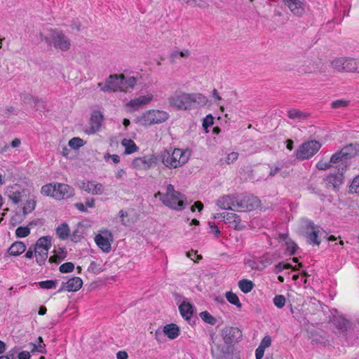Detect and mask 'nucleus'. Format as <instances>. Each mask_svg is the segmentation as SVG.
I'll return each instance as SVG.
<instances>
[{
    "instance_id": "obj_1",
    "label": "nucleus",
    "mask_w": 359,
    "mask_h": 359,
    "mask_svg": "<svg viewBox=\"0 0 359 359\" xmlns=\"http://www.w3.org/2000/svg\"><path fill=\"white\" fill-rule=\"evenodd\" d=\"M154 197H158L165 206L178 211L184 210L187 204V197L176 191L174 186L170 184L166 186L165 193L158 191Z\"/></svg>"
},
{
    "instance_id": "obj_2",
    "label": "nucleus",
    "mask_w": 359,
    "mask_h": 359,
    "mask_svg": "<svg viewBox=\"0 0 359 359\" xmlns=\"http://www.w3.org/2000/svg\"><path fill=\"white\" fill-rule=\"evenodd\" d=\"M190 153L187 150L175 148L172 151L165 150L161 152L160 158L162 163L168 169L182 167L189 159Z\"/></svg>"
},
{
    "instance_id": "obj_3",
    "label": "nucleus",
    "mask_w": 359,
    "mask_h": 359,
    "mask_svg": "<svg viewBox=\"0 0 359 359\" xmlns=\"http://www.w3.org/2000/svg\"><path fill=\"white\" fill-rule=\"evenodd\" d=\"M39 36L41 41H45L46 43L56 49L67 51L70 48V39L61 31L55 29L50 32L48 36H44L42 33H39Z\"/></svg>"
},
{
    "instance_id": "obj_4",
    "label": "nucleus",
    "mask_w": 359,
    "mask_h": 359,
    "mask_svg": "<svg viewBox=\"0 0 359 359\" xmlns=\"http://www.w3.org/2000/svg\"><path fill=\"white\" fill-rule=\"evenodd\" d=\"M168 118L169 114L165 111L151 109L138 117L137 121L143 126H151L165 122Z\"/></svg>"
},
{
    "instance_id": "obj_5",
    "label": "nucleus",
    "mask_w": 359,
    "mask_h": 359,
    "mask_svg": "<svg viewBox=\"0 0 359 359\" xmlns=\"http://www.w3.org/2000/svg\"><path fill=\"white\" fill-rule=\"evenodd\" d=\"M51 246V238L49 236H43L39 238L34 246L36 261L39 265L41 266L45 264L47 258L48 250Z\"/></svg>"
},
{
    "instance_id": "obj_6",
    "label": "nucleus",
    "mask_w": 359,
    "mask_h": 359,
    "mask_svg": "<svg viewBox=\"0 0 359 359\" xmlns=\"http://www.w3.org/2000/svg\"><path fill=\"white\" fill-rule=\"evenodd\" d=\"M320 147V143L316 140L305 142L296 151V157L299 160L309 159L314 156Z\"/></svg>"
},
{
    "instance_id": "obj_7",
    "label": "nucleus",
    "mask_w": 359,
    "mask_h": 359,
    "mask_svg": "<svg viewBox=\"0 0 359 359\" xmlns=\"http://www.w3.org/2000/svg\"><path fill=\"white\" fill-rule=\"evenodd\" d=\"M170 107L178 110H187L191 109L189 93L175 91L168 98Z\"/></svg>"
},
{
    "instance_id": "obj_8",
    "label": "nucleus",
    "mask_w": 359,
    "mask_h": 359,
    "mask_svg": "<svg viewBox=\"0 0 359 359\" xmlns=\"http://www.w3.org/2000/svg\"><path fill=\"white\" fill-rule=\"evenodd\" d=\"M259 199L253 195L241 194L238 195V203H236L238 211H252L260 206Z\"/></svg>"
},
{
    "instance_id": "obj_9",
    "label": "nucleus",
    "mask_w": 359,
    "mask_h": 359,
    "mask_svg": "<svg viewBox=\"0 0 359 359\" xmlns=\"http://www.w3.org/2000/svg\"><path fill=\"white\" fill-rule=\"evenodd\" d=\"M310 232L306 233L307 241L309 244L313 245H319L320 244V237H326L327 234L323 229L316 226L313 222H309L306 226Z\"/></svg>"
},
{
    "instance_id": "obj_10",
    "label": "nucleus",
    "mask_w": 359,
    "mask_h": 359,
    "mask_svg": "<svg viewBox=\"0 0 359 359\" xmlns=\"http://www.w3.org/2000/svg\"><path fill=\"white\" fill-rule=\"evenodd\" d=\"M122 79L121 75H110L105 83H99L98 87L103 92H115L118 90H121Z\"/></svg>"
},
{
    "instance_id": "obj_11",
    "label": "nucleus",
    "mask_w": 359,
    "mask_h": 359,
    "mask_svg": "<svg viewBox=\"0 0 359 359\" xmlns=\"http://www.w3.org/2000/svg\"><path fill=\"white\" fill-rule=\"evenodd\" d=\"M6 194L14 203L18 204L24 198L27 197L28 191L21 188L18 184H14L7 187Z\"/></svg>"
},
{
    "instance_id": "obj_12",
    "label": "nucleus",
    "mask_w": 359,
    "mask_h": 359,
    "mask_svg": "<svg viewBox=\"0 0 359 359\" xmlns=\"http://www.w3.org/2000/svg\"><path fill=\"white\" fill-rule=\"evenodd\" d=\"M222 337L226 344L238 341L242 337V332L235 327H226L222 330Z\"/></svg>"
},
{
    "instance_id": "obj_13",
    "label": "nucleus",
    "mask_w": 359,
    "mask_h": 359,
    "mask_svg": "<svg viewBox=\"0 0 359 359\" xmlns=\"http://www.w3.org/2000/svg\"><path fill=\"white\" fill-rule=\"evenodd\" d=\"M236 203H238V196L233 195L224 196L217 201V205L222 209L238 211Z\"/></svg>"
},
{
    "instance_id": "obj_14",
    "label": "nucleus",
    "mask_w": 359,
    "mask_h": 359,
    "mask_svg": "<svg viewBox=\"0 0 359 359\" xmlns=\"http://www.w3.org/2000/svg\"><path fill=\"white\" fill-rule=\"evenodd\" d=\"M55 187L53 198L57 200L69 198L74 195V189L68 184L55 183Z\"/></svg>"
},
{
    "instance_id": "obj_15",
    "label": "nucleus",
    "mask_w": 359,
    "mask_h": 359,
    "mask_svg": "<svg viewBox=\"0 0 359 359\" xmlns=\"http://www.w3.org/2000/svg\"><path fill=\"white\" fill-rule=\"evenodd\" d=\"M78 184L80 189L93 195H100L104 192L102 184L95 181H81Z\"/></svg>"
},
{
    "instance_id": "obj_16",
    "label": "nucleus",
    "mask_w": 359,
    "mask_h": 359,
    "mask_svg": "<svg viewBox=\"0 0 359 359\" xmlns=\"http://www.w3.org/2000/svg\"><path fill=\"white\" fill-rule=\"evenodd\" d=\"M290 11L296 16L301 17L305 13L304 0H282Z\"/></svg>"
},
{
    "instance_id": "obj_17",
    "label": "nucleus",
    "mask_w": 359,
    "mask_h": 359,
    "mask_svg": "<svg viewBox=\"0 0 359 359\" xmlns=\"http://www.w3.org/2000/svg\"><path fill=\"white\" fill-rule=\"evenodd\" d=\"M297 70L302 74H311L317 71L319 64L310 58H304L297 65Z\"/></svg>"
},
{
    "instance_id": "obj_18",
    "label": "nucleus",
    "mask_w": 359,
    "mask_h": 359,
    "mask_svg": "<svg viewBox=\"0 0 359 359\" xmlns=\"http://www.w3.org/2000/svg\"><path fill=\"white\" fill-rule=\"evenodd\" d=\"M330 159L333 166L335 167L338 171L341 170V172H344L346 169L349 160L346 156L342 155L341 151L334 154Z\"/></svg>"
},
{
    "instance_id": "obj_19",
    "label": "nucleus",
    "mask_w": 359,
    "mask_h": 359,
    "mask_svg": "<svg viewBox=\"0 0 359 359\" xmlns=\"http://www.w3.org/2000/svg\"><path fill=\"white\" fill-rule=\"evenodd\" d=\"M106 236L102 234H97L95 237V241L98 247L104 252H109L111 250V243L109 238H112V235L110 232L106 231L104 233Z\"/></svg>"
},
{
    "instance_id": "obj_20",
    "label": "nucleus",
    "mask_w": 359,
    "mask_h": 359,
    "mask_svg": "<svg viewBox=\"0 0 359 359\" xmlns=\"http://www.w3.org/2000/svg\"><path fill=\"white\" fill-rule=\"evenodd\" d=\"M153 99V95L151 94H148L147 95H140L137 98L131 100L128 104V107H130L133 110H137L141 108L144 105L149 103Z\"/></svg>"
},
{
    "instance_id": "obj_21",
    "label": "nucleus",
    "mask_w": 359,
    "mask_h": 359,
    "mask_svg": "<svg viewBox=\"0 0 359 359\" xmlns=\"http://www.w3.org/2000/svg\"><path fill=\"white\" fill-rule=\"evenodd\" d=\"M341 170L338 171L337 174L330 173L326 177V182L327 184L332 186L334 189H337L339 187L340 185L343 184L344 182V176Z\"/></svg>"
},
{
    "instance_id": "obj_22",
    "label": "nucleus",
    "mask_w": 359,
    "mask_h": 359,
    "mask_svg": "<svg viewBox=\"0 0 359 359\" xmlns=\"http://www.w3.org/2000/svg\"><path fill=\"white\" fill-rule=\"evenodd\" d=\"M103 121V116L100 111H95L90 119V133H95L101 127Z\"/></svg>"
},
{
    "instance_id": "obj_23",
    "label": "nucleus",
    "mask_w": 359,
    "mask_h": 359,
    "mask_svg": "<svg viewBox=\"0 0 359 359\" xmlns=\"http://www.w3.org/2000/svg\"><path fill=\"white\" fill-rule=\"evenodd\" d=\"M163 333L168 338L174 339L180 335V329L177 325L171 323L163 327Z\"/></svg>"
},
{
    "instance_id": "obj_24",
    "label": "nucleus",
    "mask_w": 359,
    "mask_h": 359,
    "mask_svg": "<svg viewBox=\"0 0 359 359\" xmlns=\"http://www.w3.org/2000/svg\"><path fill=\"white\" fill-rule=\"evenodd\" d=\"M68 292H76L82 287L83 280L79 277H73L65 282Z\"/></svg>"
},
{
    "instance_id": "obj_25",
    "label": "nucleus",
    "mask_w": 359,
    "mask_h": 359,
    "mask_svg": "<svg viewBox=\"0 0 359 359\" xmlns=\"http://www.w3.org/2000/svg\"><path fill=\"white\" fill-rule=\"evenodd\" d=\"M334 324L338 329L343 331H348L351 328V323L341 316L334 317Z\"/></svg>"
},
{
    "instance_id": "obj_26",
    "label": "nucleus",
    "mask_w": 359,
    "mask_h": 359,
    "mask_svg": "<svg viewBox=\"0 0 359 359\" xmlns=\"http://www.w3.org/2000/svg\"><path fill=\"white\" fill-rule=\"evenodd\" d=\"M28 196L22 207L23 214L25 215L32 212L36 207V201L35 196L27 194Z\"/></svg>"
},
{
    "instance_id": "obj_27",
    "label": "nucleus",
    "mask_w": 359,
    "mask_h": 359,
    "mask_svg": "<svg viewBox=\"0 0 359 359\" xmlns=\"http://www.w3.org/2000/svg\"><path fill=\"white\" fill-rule=\"evenodd\" d=\"M153 160L146 156L135 158L133 161V165L140 169H148L151 167Z\"/></svg>"
},
{
    "instance_id": "obj_28",
    "label": "nucleus",
    "mask_w": 359,
    "mask_h": 359,
    "mask_svg": "<svg viewBox=\"0 0 359 359\" xmlns=\"http://www.w3.org/2000/svg\"><path fill=\"white\" fill-rule=\"evenodd\" d=\"M26 250V245L21 241L15 242L11 245L8 249V252L11 255L18 256Z\"/></svg>"
},
{
    "instance_id": "obj_29",
    "label": "nucleus",
    "mask_w": 359,
    "mask_h": 359,
    "mask_svg": "<svg viewBox=\"0 0 359 359\" xmlns=\"http://www.w3.org/2000/svg\"><path fill=\"white\" fill-rule=\"evenodd\" d=\"M182 316L186 320H189L193 314V306L189 303L182 302L179 306Z\"/></svg>"
},
{
    "instance_id": "obj_30",
    "label": "nucleus",
    "mask_w": 359,
    "mask_h": 359,
    "mask_svg": "<svg viewBox=\"0 0 359 359\" xmlns=\"http://www.w3.org/2000/svg\"><path fill=\"white\" fill-rule=\"evenodd\" d=\"M189 100L191 107L194 103H197L199 105L204 106L208 102V99L201 93H189Z\"/></svg>"
},
{
    "instance_id": "obj_31",
    "label": "nucleus",
    "mask_w": 359,
    "mask_h": 359,
    "mask_svg": "<svg viewBox=\"0 0 359 359\" xmlns=\"http://www.w3.org/2000/svg\"><path fill=\"white\" fill-rule=\"evenodd\" d=\"M122 79L121 90L124 91L128 88H133L136 84V79L134 76L125 77L121 75Z\"/></svg>"
},
{
    "instance_id": "obj_32",
    "label": "nucleus",
    "mask_w": 359,
    "mask_h": 359,
    "mask_svg": "<svg viewBox=\"0 0 359 359\" xmlns=\"http://www.w3.org/2000/svg\"><path fill=\"white\" fill-rule=\"evenodd\" d=\"M121 144L125 147V153L127 154H133L138 149L134 141L132 140L123 139Z\"/></svg>"
},
{
    "instance_id": "obj_33",
    "label": "nucleus",
    "mask_w": 359,
    "mask_h": 359,
    "mask_svg": "<svg viewBox=\"0 0 359 359\" xmlns=\"http://www.w3.org/2000/svg\"><path fill=\"white\" fill-rule=\"evenodd\" d=\"M56 233L60 239H66L70 233L69 226L66 223L58 226L56 229Z\"/></svg>"
},
{
    "instance_id": "obj_34",
    "label": "nucleus",
    "mask_w": 359,
    "mask_h": 359,
    "mask_svg": "<svg viewBox=\"0 0 359 359\" xmlns=\"http://www.w3.org/2000/svg\"><path fill=\"white\" fill-rule=\"evenodd\" d=\"M346 57L335 58L331 62L333 69L339 72H345Z\"/></svg>"
},
{
    "instance_id": "obj_35",
    "label": "nucleus",
    "mask_w": 359,
    "mask_h": 359,
    "mask_svg": "<svg viewBox=\"0 0 359 359\" xmlns=\"http://www.w3.org/2000/svg\"><path fill=\"white\" fill-rule=\"evenodd\" d=\"M287 116L291 119H305L308 114L297 109H292L287 111Z\"/></svg>"
},
{
    "instance_id": "obj_36",
    "label": "nucleus",
    "mask_w": 359,
    "mask_h": 359,
    "mask_svg": "<svg viewBox=\"0 0 359 359\" xmlns=\"http://www.w3.org/2000/svg\"><path fill=\"white\" fill-rule=\"evenodd\" d=\"M340 151H341L342 155L346 156L348 159H351V158L354 157L358 152L356 147L352 144L344 147Z\"/></svg>"
},
{
    "instance_id": "obj_37",
    "label": "nucleus",
    "mask_w": 359,
    "mask_h": 359,
    "mask_svg": "<svg viewBox=\"0 0 359 359\" xmlns=\"http://www.w3.org/2000/svg\"><path fill=\"white\" fill-rule=\"evenodd\" d=\"M238 287L244 293L250 292L254 287V283L248 279H243L238 282Z\"/></svg>"
},
{
    "instance_id": "obj_38",
    "label": "nucleus",
    "mask_w": 359,
    "mask_h": 359,
    "mask_svg": "<svg viewBox=\"0 0 359 359\" xmlns=\"http://www.w3.org/2000/svg\"><path fill=\"white\" fill-rule=\"evenodd\" d=\"M182 5L191 6L193 7L206 8L208 4L203 0H179Z\"/></svg>"
},
{
    "instance_id": "obj_39",
    "label": "nucleus",
    "mask_w": 359,
    "mask_h": 359,
    "mask_svg": "<svg viewBox=\"0 0 359 359\" xmlns=\"http://www.w3.org/2000/svg\"><path fill=\"white\" fill-rule=\"evenodd\" d=\"M345 72H356L358 60L351 57H346Z\"/></svg>"
},
{
    "instance_id": "obj_40",
    "label": "nucleus",
    "mask_w": 359,
    "mask_h": 359,
    "mask_svg": "<svg viewBox=\"0 0 359 359\" xmlns=\"http://www.w3.org/2000/svg\"><path fill=\"white\" fill-rule=\"evenodd\" d=\"M22 99L24 102L31 104L34 107L36 108V110L39 109L37 107V105L40 104L41 101L37 97H35L29 94H24L22 96Z\"/></svg>"
},
{
    "instance_id": "obj_41",
    "label": "nucleus",
    "mask_w": 359,
    "mask_h": 359,
    "mask_svg": "<svg viewBox=\"0 0 359 359\" xmlns=\"http://www.w3.org/2000/svg\"><path fill=\"white\" fill-rule=\"evenodd\" d=\"M245 264L252 269L259 271L263 270L266 267V265L263 264V260L248 259Z\"/></svg>"
},
{
    "instance_id": "obj_42",
    "label": "nucleus",
    "mask_w": 359,
    "mask_h": 359,
    "mask_svg": "<svg viewBox=\"0 0 359 359\" xmlns=\"http://www.w3.org/2000/svg\"><path fill=\"white\" fill-rule=\"evenodd\" d=\"M55 191V183H50L46 185H43L41 187V194L47 196H52L53 198L54 193Z\"/></svg>"
},
{
    "instance_id": "obj_43",
    "label": "nucleus",
    "mask_w": 359,
    "mask_h": 359,
    "mask_svg": "<svg viewBox=\"0 0 359 359\" xmlns=\"http://www.w3.org/2000/svg\"><path fill=\"white\" fill-rule=\"evenodd\" d=\"M226 298L228 300V302H230L231 304L238 307L241 306V304L240 303L238 296L236 294L233 293L232 292H227L226 293Z\"/></svg>"
},
{
    "instance_id": "obj_44",
    "label": "nucleus",
    "mask_w": 359,
    "mask_h": 359,
    "mask_svg": "<svg viewBox=\"0 0 359 359\" xmlns=\"http://www.w3.org/2000/svg\"><path fill=\"white\" fill-rule=\"evenodd\" d=\"M236 219V214L233 212H223L222 219L233 228V222Z\"/></svg>"
},
{
    "instance_id": "obj_45",
    "label": "nucleus",
    "mask_w": 359,
    "mask_h": 359,
    "mask_svg": "<svg viewBox=\"0 0 359 359\" xmlns=\"http://www.w3.org/2000/svg\"><path fill=\"white\" fill-rule=\"evenodd\" d=\"M39 285L41 288L43 289H52L55 288L57 284V280H48L41 281L39 283Z\"/></svg>"
},
{
    "instance_id": "obj_46",
    "label": "nucleus",
    "mask_w": 359,
    "mask_h": 359,
    "mask_svg": "<svg viewBox=\"0 0 359 359\" xmlns=\"http://www.w3.org/2000/svg\"><path fill=\"white\" fill-rule=\"evenodd\" d=\"M200 317L204 322L210 325H215L216 323V319L212 316H211L208 311L201 312L200 313Z\"/></svg>"
},
{
    "instance_id": "obj_47",
    "label": "nucleus",
    "mask_w": 359,
    "mask_h": 359,
    "mask_svg": "<svg viewBox=\"0 0 359 359\" xmlns=\"http://www.w3.org/2000/svg\"><path fill=\"white\" fill-rule=\"evenodd\" d=\"M30 233V229L28 226H19L15 231V235L18 238H25Z\"/></svg>"
},
{
    "instance_id": "obj_48",
    "label": "nucleus",
    "mask_w": 359,
    "mask_h": 359,
    "mask_svg": "<svg viewBox=\"0 0 359 359\" xmlns=\"http://www.w3.org/2000/svg\"><path fill=\"white\" fill-rule=\"evenodd\" d=\"M83 140L80 137H73L69 141V146L72 149H79L83 145Z\"/></svg>"
},
{
    "instance_id": "obj_49",
    "label": "nucleus",
    "mask_w": 359,
    "mask_h": 359,
    "mask_svg": "<svg viewBox=\"0 0 359 359\" xmlns=\"http://www.w3.org/2000/svg\"><path fill=\"white\" fill-rule=\"evenodd\" d=\"M273 302L276 307L281 309L285 304V297L281 294L276 295L273 299Z\"/></svg>"
},
{
    "instance_id": "obj_50",
    "label": "nucleus",
    "mask_w": 359,
    "mask_h": 359,
    "mask_svg": "<svg viewBox=\"0 0 359 359\" xmlns=\"http://www.w3.org/2000/svg\"><path fill=\"white\" fill-rule=\"evenodd\" d=\"M349 104L348 100H337L335 101H333L331 104V106L333 109H339V108H343L346 107Z\"/></svg>"
},
{
    "instance_id": "obj_51",
    "label": "nucleus",
    "mask_w": 359,
    "mask_h": 359,
    "mask_svg": "<svg viewBox=\"0 0 359 359\" xmlns=\"http://www.w3.org/2000/svg\"><path fill=\"white\" fill-rule=\"evenodd\" d=\"M74 269V264L72 262H66L60 265L59 269L61 273H69Z\"/></svg>"
},
{
    "instance_id": "obj_52",
    "label": "nucleus",
    "mask_w": 359,
    "mask_h": 359,
    "mask_svg": "<svg viewBox=\"0 0 359 359\" xmlns=\"http://www.w3.org/2000/svg\"><path fill=\"white\" fill-rule=\"evenodd\" d=\"M233 228L236 230H242L246 228V225L242 222L241 217L236 214V219L233 222Z\"/></svg>"
},
{
    "instance_id": "obj_53",
    "label": "nucleus",
    "mask_w": 359,
    "mask_h": 359,
    "mask_svg": "<svg viewBox=\"0 0 359 359\" xmlns=\"http://www.w3.org/2000/svg\"><path fill=\"white\" fill-rule=\"evenodd\" d=\"M332 163H331V159L329 161H320L316 164V168L318 170H325L327 169H329L330 168L332 167Z\"/></svg>"
},
{
    "instance_id": "obj_54",
    "label": "nucleus",
    "mask_w": 359,
    "mask_h": 359,
    "mask_svg": "<svg viewBox=\"0 0 359 359\" xmlns=\"http://www.w3.org/2000/svg\"><path fill=\"white\" fill-rule=\"evenodd\" d=\"M351 193L359 194V175L353 179L350 186Z\"/></svg>"
},
{
    "instance_id": "obj_55",
    "label": "nucleus",
    "mask_w": 359,
    "mask_h": 359,
    "mask_svg": "<svg viewBox=\"0 0 359 359\" xmlns=\"http://www.w3.org/2000/svg\"><path fill=\"white\" fill-rule=\"evenodd\" d=\"M39 344L36 345L35 344H32V351H37L40 353H43V349L44 348V344H43V339L41 337H39Z\"/></svg>"
},
{
    "instance_id": "obj_56",
    "label": "nucleus",
    "mask_w": 359,
    "mask_h": 359,
    "mask_svg": "<svg viewBox=\"0 0 359 359\" xmlns=\"http://www.w3.org/2000/svg\"><path fill=\"white\" fill-rule=\"evenodd\" d=\"M214 118L211 114H208L203 119V127L204 129L207 130V128L213 124Z\"/></svg>"
},
{
    "instance_id": "obj_57",
    "label": "nucleus",
    "mask_w": 359,
    "mask_h": 359,
    "mask_svg": "<svg viewBox=\"0 0 359 359\" xmlns=\"http://www.w3.org/2000/svg\"><path fill=\"white\" fill-rule=\"evenodd\" d=\"M271 344V339L269 336H265L259 346L263 348L264 349L269 347Z\"/></svg>"
},
{
    "instance_id": "obj_58",
    "label": "nucleus",
    "mask_w": 359,
    "mask_h": 359,
    "mask_svg": "<svg viewBox=\"0 0 359 359\" xmlns=\"http://www.w3.org/2000/svg\"><path fill=\"white\" fill-rule=\"evenodd\" d=\"M287 250L290 252V255H294L297 248V245L292 241L286 242Z\"/></svg>"
},
{
    "instance_id": "obj_59",
    "label": "nucleus",
    "mask_w": 359,
    "mask_h": 359,
    "mask_svg": "<svg viewBox=\"0 0 359 359\" xmlns=\"http://www.w3.org/2000/svg\"><path fill=\"white\" fill-rule=\"evenodd\" d=\"M208 225L210 229V233L218 237L220 234V231L217 225L212 222H209Z\"/></svg>"
},
{
    "instance_id": "obj_60",
    "label": "nucleus",
    "mask_w": 359,
    "mask_h": 359,
    "mask_svg": "<svg viewBox=\"0 0 359 359\" xmlns=\"http://www.w3.org/2000/svg\"><path fill=\"white\" fill-rule=\"evenodd\" d=\"M238 158V153L237 152H231L229 154L226 156V161L228 164L232 163L236 161Z\"/></svg>"
},
{
    "instance_id": "obj_61",
    "label": "nucleus",
    "mask_w": 359,
    "mask_h": 359,
    "mask_svg": "<svg viewBox=\"0 0 359 359\" xmlns=\"http://www.w3.org/2000/svg\"><path fill=\"white\" fill-rule=\"evenodd\" d=\"M19 350V348L14 347L12 349H11L6 355L8 357L9 359H15L16 356L18 355Z\"/></svg>"
},
{
    "instance_id": "obj_62",
    "label": "nucleus",
    "mask_w": 359,
    "mask_h": 359,
    "mask_svg": "<svg viewBox=\"0 0 359 359\" xmlns=\"http://www.w3.org/2000/svg\"><path fill=\"white\" fill-rule=\"evenodd\" d=\"M65 255H62V256H59V255H53V256H51L50 258H49V262L50 263H59L62 259H65Z\"/></svg>"
},
{
    "instance_id": "obj_63",
    "label": "nucleus",
    "mask_w": 359,
    "mask_h": 359,
    "mask_svg": "<svg viewBox=\"0 0 359 359\" xmlns=\"http://www.w3.org/2000/svg\"><path fill=\"white\" fill-rule=\"evenodd\" d=\"M264 351L263 348L258 346L255 350V358L256 359H262L264 354Z\"/></svg>"
},
{
    "instance_id": "obj_64",
    "label": "nucleus",
    "mask_w": 359,
    "mask_h": 359,
    "mask_svg": "<svg viewBox=\"0 0 359 359\" xmlns=\"http://www.w3.org/2000/svg\"><path fill=\"white\" fill-rule=\"evenodd\" d=\"M18 359H30V354L28 351H22L20 353L18 352Z\"/></svg>"
}]
</instances>
